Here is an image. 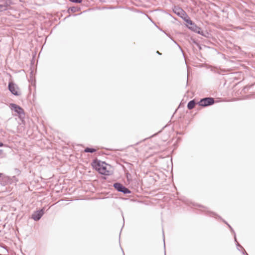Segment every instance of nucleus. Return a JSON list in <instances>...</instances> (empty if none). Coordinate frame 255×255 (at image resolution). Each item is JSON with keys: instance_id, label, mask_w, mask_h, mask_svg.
Segmentation results:
<instances>
[{"instance_id": "20", "label": "nucleus", "mask_w": 255, "mask_h": 255, "mask_svg": "<svg viewBox=\"0 0 255 255\" xmlns=\"http://www.w3.org/2000/svg\"><path fill=\"white\" fill-rule=\"evenodd\" d=\"M163 237H164V232H163Z\"/></svg>"}, {"instance_id": "7", "label": "nucleus", "mask_w": 255, "mask_h": 255, "mask_svg": "<svg viewBox=\"0 0 255 255\" xmlns=\"http://www.w3.org/2000/svg\"><path fill=\"white\" fill-rule=\"evenodd\" d=\"M173 11L177 15L182 18H183V16L184 15H186L185 12L182 9L179 7H174V8L173 9Z\"/></svg>"}, {"instance_id": "3", "label": "nucleus", "mask_w": 255, "mask_h": 255, "mask_svg": "<svg viewBox=\"0 0 255 255\" xmlns=\"http://www.w3.org/2000/svg\"><path fill=\"white\" fill-rule=\"evenodd\" d=\"M8 89L14 95L18 96L20 95V93L17 91L18 88L17 86L12 82L8 84Z\"/></svg>"}, {"instance_id": "10", "label": "nucleus", "mask_w": 255, "mask_h": 255, "mask_svg": "<svg viewBox=\"0 0 255 255\" xmlns=\"http://www.w3.org/2000/svg\"><path fill=\"white\" fill-rule=\"evenodd\" d=\"M96 150L94 148L87 147L85 149L84 151L85 152H91L93 153L95 152Z\"/></svg>"}, {"instance_id": "1", "label": "nucleus", "mask_w": 255, "mask_h": 255, "mask_svg": "<svg viewBox=\"0 0 255 255\" xmlns=\"http://www.w3.org/2000/svg\"><path fill=\"white\" fill-rule=\"evenodd\" d=\"M214 103V99L213 98H205L201 99L199 105L202 107H206L211 105Z\"/></svg>"}, {"instance_id": "8", "label": "nucleus", "mask_w": 255, "mask_h": 255, "mask_svg": "<svg viewBox=\"0 0 255 255\" xmlns=\"http://www.w3.org/2000/svg\"><path fill=\"white\" fill-rule=\"evenodd\" d=\"M123 185L119 183H116L114 184V187L115 189H116L118 191L121 192L123 189Z\"/></svg>"}, {"instance_id": "19", "label": "nucleus", "mask_w": 255, "mask_h": 255, "mask_svg": "<svg viewBox=\"0 0 255 255\" xmlns=\"http://www.w3.org/2000/svg\"><path fill=\"white\" fill-rule=\"evenodd\" d=\"M3 145V144L2 143H0V147L2 146Z\"/></svg>"}, {"instance_id": "2", "label": "nucleus", "mask_w": 255, "mask_h": 255, "mask_svg": "<svg viewBox=\"0 0 255 255\" xmlns=\"http://www.w3.org/2000/svg\"><path fill=\"white\" fill-rule=\"evenodd\" d=\"M10 108L19 115L20 118H23L24 117V111L21 107L15 104H11Z\"/></svg>"}, {"instance_id": "4", "label": "nucleus", "mask_w": 255, "mask_h": 255, "mask_svg": "<svg viewBox=\"0 0 255 255\" xmlns=\"http://www.w3.org/2000/svg\"><path fill=\"white\" fill-rule=\"evenodd\" d=\"M13 2L11 0H6L4 4H0V12L4 11L8 9Z\"/></svg>"}, {"instance_id": "17", "label": "nucleus", "mask_w": 255, "mask_h": 255, "mask_svg": "<svg viewBox=\"0 0 255 255\" xmlns=\"http://www.w3.org/2000/svg\"><path fill=\"white\" fill-rule=\"evenodd\" d=\"M6 0H0V2H4Z\"/></svg>"}, {"instance_id": "9", "label": "nucleus", "mask_w": 255, "mask_h": 255, "mask_svg": "<svg viewBox=\"0 0 255 255\" xmlns=\"http://www.w3.org/2000/svg\"><path fill=\"white\" fill-rule=\"evenodd\" d=\"M195 105V102L194 100H191L188 103L187 108L189 110H191L194 108Z\"/></svg>"}, {"instance_id": "14", "label": "nucleus", "mask_w": 255, "mask_h": 255, "mask_svg": "<svg viewBox=\"0 0 255 255\" xmlns=\"http://www.w3.org/2000/svg\"><path fill=\"white\" fill-rule=\"evenodd\" d=\"M235 241L237 242V245L239 247H240L241 248H242V246H241V245L237 242V240H236V236L235 235Z\"/></svg>"}, {"instance_id": "13", "label": "nucleus", "mask_w": 255, "mask_h": 255, "mask_svg": "<svg viewBox=\"0 0 255 255\" xmlns=\"http://www.w3.org/2000/svg\"><path fill=\"white\" fill-rule=\"evenodd\" d=\"M186 21L189 24H190V25H192L193 24V22H192V20H191L190 19H187V20H186Z\"/></svg>"}, {"instance_id": "6", "label": "nucleus", "mask_w": 255, "mask_h": 255, "mask_svg": "<svg viewBox=\"0 0 255 255\" xmlns=\"http://www.w3.org/2000/svg\"><path fill=\"white\" fill-rule=\"evenodd\" d=\"M103 164L104 163H102V164ZM97 168L101 174L104 175H109V171L107 169L106 167L103 166V165H101L100 163H99Z\"/></svg>"}, {"instance_id": "18", "label": "nucleus", "mask_w": 255, "mask_h": 255, "mask_svg": "<svg viewBox=\"0 0 255 255\" xmlns=\"http://www.w3.org/2000/svg\"><path fill=\"white\" fill-rule=\"evenodd\" d=\"M156 53H157V54H159V55H161V53H160L158 51H157L156 52Z\"/></svg>"}, {"instance_id": "21", "label": "nucleus", "mask_w": 255, "mask_h": 255, "mask_svg": "<svg viewBox=\"0 0 255 255\" xmlns=\"http://www.w3.org/2000/svg\"><path fill=\"white\" fill-rule=\"evenodd\" d=\"M246 255H248V254H247V253H246Z\"/></svg>"}, {"instance_id": "5", "label": "nucleus", "mask_w": 255, "mask_h": 255, "mask_svg": "<svg viewBox=\"0 0 255 255\" xmlns=\"http://www.w3.org/2000/svg\"><path fill=\"white\" fill-rule=\"evenodd\" d=\"M44 214V209H42L40 210L35 212L32 215V219L35 221H38L41 218Z\"/></svg>"}, {"instance_id": "12", "label": "nucleus", "mask_w": 255, "mask_h": 255, "mask_svg": "<svg viewBox=\"0 0 255 255\" xmlns=\"http://www.w3.org/2000/svg\"><path fill=\"white\" fill-rule=\"evenodd\" d=\"M70 1L76 2V3H81L82 1V0H69Z\"/></svg>"}, {"instance_id": "15", "label": "nucleus", "mask_w": 255, "mask_h": 255, "mask_svg": "<svg viewBox=\"0 0 255 255\" xmlns=\"http://www.w3.org/2000/svg\"><path fill=\"white\" fill-rule=\"evenodd\" d=\"M0 177H2L3 178H5L6 179L7 178V177L6 176H3V175L2 174V173H0Z\"/></svg>"}, {"instance_id": "16", "label": "nucleus", "mask_w": 255, "mask_h": 255, "mask_svg": "<svg viewBox=\"0 0 255 255\" xmlns=\"http://www.w3.org/2000/svg\"><path fill=\"white\" fill-rule=\"evenodd\" d=\"M228 225L229 227L230 228L231 230L233 232V230L232 228V227L229 224H228Z\"/></svg>"}, {"instance_id": "11", "label": "nucleus", "mask_w": 255, "mask_h": 255, "mask_svg": "<svg viewBox=\"0 0 255 255\" xmlns=\"http://www.w3.org/2000/svg\"><path fill=\"white\" fill-rule=\"evenodd\" d=\"M121 192H123L124 194H127V193H130V191L127 188H126L125 186H123V189L122 190Z\"/></svg>"}]
</instances>
